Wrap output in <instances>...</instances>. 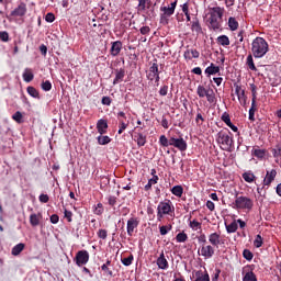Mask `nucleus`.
I'll return each instance as SVG.
<instances>
[{
  "mask_svg": "<svg viewBox=\"0 0 281 281\" xmlns=\"http://www.w3.org/2000/svg\"><path fill=\"white\" fill-rule=\"evenodd\" d=\"M0 41L8 43L10 41V34L5 31L0 32Z\"/></svg>",
  "mask_w": 281,
  "mask_h": 281,
  "instance_id": "de8ad7c7",
  "label": "nucleus"
},
{
  "mask_svg": "<svg viewBox=\"0 0 281 281\" xmlns=\"http://www.w3.org/2000/svg\"><path fill=\"white\" fill-rule=\"evenodd\" d=\"M200 251L203 258H212V256H214V247L210 245L203 244Z\"/></svg>",
  "mask_w": 281,
  "mask_h": 281,
  "instance_id": "9b49d317",
  "label": "nucleus"
},
{
  "mask_svg": "<svg viewBox=\"0 0 281 281\" xmlns=\"http://www.w3.org/2000/svg\"><path fill=\"white\" fill-rule=\"evenodd\" d=\"M158 181H159V177L153 176V178H150L147 184L145 186V191L148 192L149 190H151L153 186L157 184Z\"/></svg>",
  "mask_w": 281,
  "mask_h": 281,
  "instance_id": "b1692460",
  "label": "nucleus"
},
{
  "mask_svg": "<svg viewBox=\"0 0 281 281\" xmlns=\"http://www.w3.org/2000/svg\"><path fill=\"white\" fill-rule=\"evenodd\" d=\"M102 104H104L105 106H111V97H103Z\"/></svg>",
  "mask_w": 281,
  "mask_h": 281,
  "instance_id": "e2e57ef3",
  "label": "nucleus"
},
{
  "mask_svg": "<svg viewBox=\"0 0 281 281\" xmlns=\"http://www.w3.org/2000/svg\"><path fill=\"white\" fill-rule=\"evenodd\" d=\"M121 52L122 43L120 41L113 42L110 49L111 56H119Z\"/></svg>",
  "mask_w": 281,
  "mask_h": 281,
  "instance_id": "2eb2a0df",
  "label": "nucleus"
},
{
  "mask_svg": "<svg viewBox=\"0 0 281 281\" xmlns=\"http://www.w3.org/2000/svg\"><path fill=\"white\" fill-rule=\"evenodd\" d=\"M101 269L104 271V273H106L108 276L113 277V271L111 269H109V266L106 265H102Z\"/></svg>",
  "mask_w": 281,
  "mask_h": 281,
  "instance_id": "bf43d9fd",
  "label": "nucleus"
},
{
  "mask_svg": "<svg viewBox=\"0 0 281 281\" xmlns=\"http://www.w3.org/2000/svg\"><path fill=\"white\" fill-rule=\"evenodd\" d=\"M126 128H128V124H126L122 120H120L119 135H122V133H124V131H126Z\"/></svg>",
  "mask_w": 281,
  "mask_h": 281,
  "instance_id": "603ef678",
  "label": "nucleus"
},
{
  "mask_svg": "<svg viewBox=\"0 0 281 281\" xmlns=\"http://www.w3.org/2000/svg\"><path fill=\"white\" fill-rule=\"evenodd\" d=\"M126 76V71L121 68L120 70H116V75L113 81V85H120V82H122V80H124V77Z\"/></svg>",
  "mask_w": 281,
  "mask_h": 281,
  "instance_id": "412c9836",
  "label": "nucleus"
},
{
  "mask_svg": "<svg viewBox=\"0 0 281 281\" xmlns=\"http://www.w3.org/2000/svg\"><path fill=\"white\" fill-rule=\"evenodd\" d=\"M238 231V223L233 221L231 224H226V232L227 234H235Z\"/></svg>",
  "mask_w": 281,
  "mask_h": 281,
  "instance_id": "a878e982",
  "label": "nucleus"
},
{
  "mask_svg": "<svg viewBox=\"0 0 281 281\" xmlns=\"http://www.w3.org/2000/svg\"><path fill=\"white\" fill-rule=\"evenodd\" d=\"M140 34L143 35L150 34V26H142Z\"/></svg>",
  "mask_w": 281,
  "mask_h": 281,
  "instance_id": "0e129e2a",
  "label": "nucleus"
},
{
  "mask_svg": "<svg viewBox=\"0 0 281 281\" xmlns=\"http://www.w3.org/2000/svg\"><path fill=\"white\" fill-rule=\"evenodd\" d=\"M30 223H31V225H32L33 227L38 226L40 223H41V220L38 218V215H36V214H31V216H30Z\"/></svg>",
  "mask_w": 281,
  "mask_h": 281,
  "instance_id": "4c0bfd02",
  "label": "nucleus"
},
{
  "mask_svg": "<svg viewBox=\"0 0 281 281\" xmlns=\"http://www.w3.org/2000/svg\"><path fill=\"white\" fill-rule=\"evenodd\" d=\"M225 9L221 7H213L210 9V25L212 30H221V23H223V14Z\"/></svg>",
  "mask_w": 281,
  "mask_h": 281,
  "instance_id": "f03ea898",
  "label": "nucleus"
},
{
  "mask_svg": "<svg viewBox=\"0 0 281 281\" xmlns=\"http://www.w3.org/2000/svg\"><path fill=\"white\" fill-rule=\"evenodd\" d=\"M159 142H160L161 146H165L166 148H168V146H170V138L168 139L166 137V135H161L159 138Z\"/></svg>",
  "mask_w": 281,
  "mask_h": 281,
  "instance_id": "a18cd8bd",
  "label": "nucleus"
},
{
  "mask_svg": "<svg viewBox=\"0 0 281 281\" xmlns=\"http://www.w3.org/2000/svg\"><path fill=\"white\" fill-rule=\"evenodd\" d=\"M159 94L160 95H168V86H164L162 88H160Z\"/></svg>",
  "mask_w": 281,
  "mask_h": 281,
  "instance_id": "774afa93",
  "label": "nucleus"
},
{
  "mask_svg": "<svg viewBox=\"0 0 281 281\" xmlns=\"http://www.w3.org/2000/svg\"><path fill=\"white\" fill-rule=\"evenodd\" d=\"M42 89L43 91H52V82L49 80L42 82Z\"/></svg>",
  "mask_w": 281,
  "mask_h": 281,
  "instance_id": "09e8293b",
  "label": "nucleus"
},
{
  "mask_svg": "<svg viewBox=\"0 0 281 281\" xmlns=\"http://www.w3.org/2000/svg\"><path fill=\"white\" fill-rule=\"evenodd\" d=\"M150 8V0H138V10H146Z\"/></svg>",
  "mask_w": 281,
  "mask_h": 281,
  "instance_id": "e433bc0d",
  "label": "nucleus"
},
{
  "mask_svg": "<svg viewBox=\"0 0 281 281\" xmlns=\"http://www.w3.org/2000/svg\"><path fill=\"white\" fill-rule=\"evenodd\" d=\"M98 236H99V238H101L102 240H106V236H108L106 229H99Z\"/></svg>",
  "mask_w": 281,
  "mask_h": 281,
  "instance_id": "6e6d98bb",
  "label": "nucleus"
},
{
  "mask_svg": "<svg viewBox=\"0 0 281 281\" xmlns=\"http://www.w3.org/2000/svg\"><path fill=\"white\" fill-rule=\"evenodd\" d=\"M255 115H256V109L250 108V109H249V120H250L251 122H254V120H256V119H255Z\"/></svg>",
  "mask_w": 281,
  "mask_h": 281,
  "instance_id": "69168bd1",
  "label": "nucleus"
},
{
  "mask_svg": "<svg viewBox=\"0 0 281 281\" xmlns=\"http://www.w3.org/2000/svg\"><path fill=\"white\" fill-rule=\"evenodd\" d=\"M209 243H211L213 247H218V245H221V235H218L217 233H212L209 236Z\"/></svg>",
  "mask_w": 281,
  "mask_h": 281,
  "instance_id": "6ab92c4d",
  "label": "nucleus"
},
{
  "mask_svg": "<svg viewBox=\"0 0 281 281\" xmlns=\"http://www.w3.org/2000/svg\"><path fill=\"white\" fill-rule=\"evenodd\" d=\"M220 71H221V68L218 66H215L214 64H211L205 69V74H207V76H214V75L218 74Z\"/></svg>",
  "mask_w": 281,
  "mask_h": 281,
  "instance_id": "5701e85b",
  "label": "nucleus"
},
{
  "mask_svg": "<svg viewBox=\"0 0 281 281\" xmlns=\"http://www.w3.org/2000/svg\"><path fill=\"white\" fill-rule=\"evenodd\" d=\"M98 144H100V146H106V144H111V137L101 135L98 137Z\"/></svg>",
  "mask_w": 281,
  "mask_h": 281,
  "instance_id": "c9c22d12",
  "label": "nucleus"
},
{
  "mask_svg": "<svg viewBox=\"0 0 281 281\" xmlns=\"http://www.w3.org/2000/svg\"><path fill=\"white\" fill-rule=\"evenodd\" d=\"M23 249H25V244L20 243L12 248L11 254L12 256H19Z\"/></svg>",
  "mask_w": 281,
  "mask_h": 281,
  "instance_id": "393cba45",
  "label": "nucleus"
},
{
  "mask_svg": "<svg viewBox=\"0 0 281 281\" xmlns=\"http://www.w3.org/2000/svg\"><path fill=\"white\" fill-rule=\"evenodd\" d=\"M177 9V0L170 3V7H161L160 12H164L165 16H172Z\"/></svg>",
  "mask_w": 281,
  "mask_h": 281,
  "instance_id": "ddd939ff",
  "label": "nucleus"
},
{
  "mask_svg": "<svg viewBox=\"0 0 281 281\" xmlns=\"http://www.w3.org/2000/svg\"><path fill=\"white\" fill-rule=\"evenodd\" d=\"M26 91H27L29 95H31V98H37V99L41 98V95L38 94V90H36V88H34L32 86L27 87Z\"/></svg>",
  "mask_w": 281,
  "mask_h": 281,
  "instance_id": "f704fd0d",
  "label": "nucleus"
},
{
  "mask_svg": "<svg viewBox=\"0 0 281 281\" xmlns=\"http://www.w3.org/2000/svg\"><path fill=\"white\" fill-rule=\"evenodd\" d=\"M121 262L124 267H131V265H133V255H130L127 258H123Z\"/></svg>",
  "mask_w": 281,
  "mask_h": 281,
  "instance_id": "37998d69",
  "label": "nucleus"
},
{
  "mask_svg": "<svg viewBox=\"0 0 281 281\" xmlns=\"http://www.w3.org/2000/svg\"><path fill=\"white\" fill-rule=\"evenodd\" d=\"M41 203H48L49 202V195L47 194H41L40 195Z\"/></svg>",
  "mask_w": 281,
  "mask_h": 281,
  "instance_id": "680f3d73",
  "label": "nucleus"
},
{
  "mask_svg": "<svg viewBox=\"0 0 281 281\" xmlns=\"http://www.w3.org/2000/svg\"><path fill=\"white\" fill-rule=\"evenodd\" d=\"M172 212H175V206L170 200L160 202L157 207L158 221H161L166 214H172Z\"/></svg>",
  "mask_w": 281,
  "mask_h": 281,
  "instance_id": "39448f33",
  "label": "nucleus"
},
{
  "mask_svg": "<svg viewBox=\"0 0 281 281\" xmlns=\"http://www.w3.org/2000/svg\"><path fill=\"white\" fill-rule=\"evenodd\" d=\"M234 87H235L236 95H239L240 93H243L245 91V89H243V87L238 86V83H235Z\"/></svg>",
  "mask_w": 281,
  "mask_h": 281,
  "instance_id": "052dcab7",
  "label": "nucleus"
},
{
  "mask_svg": "<svg viewBox=\"0 0 281 281\" xmlns=\"http://www.w3.org/2000/svg\"><path fill=\"white\" fill-rule=\"evenodd\" d=\"M159 229H160V235L166 236V234H168V232L172 229V226H160Z\"/></svg>",
  "mask_w": 281,
  "mask_h": 281,
  "instance_id": "3c124183",
  "label": "nucleus"
},
{
  "mask_svg": "<svg viewBox=\"0 0 281 281\" xmlns=\"http://www.w3.org/2000/svg\"><path fill=\"white\" fill-rule=\"evenodd\" d=\"M221 120H222V122H224L226 124V126L232 123V119L229 117V113H227V112H224L222 114Z\"/></svg>",
  "mask_w": 281,
  "mask_h": 281,
  "instance_id": "49530a36",
  "label": "nucleus"
},
{
  "mask_svg": "<svg viewBox=\"0 0 281 281\" xmlns=\"http://www.w3.org/2000/svg\"><path fill=\"white\" fill-rule=\"evenodd\" d=\"M195 122L199 126H201V124H203V122H205V119L203 117V115L201 113H198L196 117H195Z\"/></svg>",
  "mask_w": 281,
  "mask_h": 281,
  "instance_id": "13d9d810",
  "label": "nucleus"
},
{
  "mask_svg": "<svg viewBox=\"0 0 281 281\" xmlns=\"http://www.w3.org/2000/svg\"><path fill=\"white\" fill-rule=\"evenodd\" d=\"M75 261L77 267H82V265H87V262H89V251L79 250L75 257Z\"/></svg>",
  "mask_w": 281,
  "mask_h": 281,
  "instance_id": "0eeeda50",
  "label": "nucleus"
},
{
  "mask_svg": "<svg viewBox=\"0 0 281 281\" xmlns=\"http://www.w3.org/2000/svg\"><path fill=\"white\" fill-rule=\"evenodd\" d=\"M269 52V43L266 38L256 37L251 43V54L254 58H265Z\"/></svg>",
  "mask_w": 281,
  "mask_h": 281,
  "instance_id": "f257e3e1",
  "label": "nucleus"
},
{
  "mask_svg": "<svg viewBox=\"0 0 281 281\" xmlns=\"http://www.w3.org/2000/svg\"><path fill=\"white\" fill-rule=\"evenodd\" d=\"M58 221H60V217H58V215L53 214L50 216V223H53V225H56L58 223Z\"/></svg>",
  "mask_w": 281,
  "mask_h": 281,
  "instance_id": "338daca9",
  "label": "nucleus"
},
{
  "mask_svg": "<svg viewBox=\"0 0 281 281\" xmlns=\"http://www.w3.org/2000/svg\"><path fill=\"white\" fill-rule=\"evenodd\" d=\"M216 142L221 146L222 150H229V148L234 146V139L224 131H220L217 133Z\"/></svg>",
  "mask_w": 281,
  "mask_h": 281,
  "instance_id": "7ed1b4c3",
  "label": "nucleus"
},
{
  "mask_svg": "<svg viewBox=\"0 0 281 281\" xmlns=\"http://www.w3.org/2000/svg\"><path fill=\"white\" fill-rule=\"evenodd\" d=\"M243 257L245 258V260H254V252L249 249H244Z\"/></svg>",
  "mask_w": 281,
  "mask_h": 281,
  "instance_id": "79ce46f5",
  "label": "nucleus"
},
{
  "mask_svg": "<svg viewBox=\"0 0 281 281\" xmlns=\"http://www.w3.org/2000/svg\"><path fill=\"white\" fill-rule=\"evenodd\" d=\"M183 56L186 60H192V58H199L201 54L196 49H187Z\"/></svg>",
  "mask_w": 281,
  "mask_h": 281,
  "instance_id": "a211bd4d",
  "label": "nucleus"
},
{
  "mask_svg": "<svg viewBox=\"0 0 281 281\" xmlns=\"http://www.w3.org/2000/svg\"><path fill=\"white\" fill-rule=\"evenodd\" d=\"M139 227V220L137 217H131L127 221V235L133 236L135 229Z\"/></svg>",
  "mask_w": 281,
  "mask_h": 281,
  "instance_id": "9d476101",
  "label": "nucleus"
},
{
  "mask_svg": "<svg viewBox=\"0 0 281 281\" xmlns=\"http://www.w3.org/2000/svg\"><path fill=\"white\" fill-rule=\"evenodd\" d=\"M176 240H177V243H186V240H188V234H186V233H179V234L176 236Z\"/></svg>",
  "mask_w": 281,
  "mask_h": 281,
  "instance_id": "a19ab883",
  "label": "nucleus"
},
{
  "mask_svg": "<svg viewBox=\"0 0 281 281\" xmlns=\"http://www.w3.org/2000/svg\"><path fill=\"white\" fill-rule=\"evenodd\" d=\"M246 65L247 67L251 70V71H256V64H254V55H248L247 56V60H246Z\"/></svg>",
  "mask_w": 281,
  "mask_h": 281,
  "instance_id": "2f4dec72",
  "label": "nucleus"
},
{
  "mask_svg": "<svg viewBox=\"0 0 281 281\" xmlns=\"http://www.w3.org/2000/svg\"><path fill=\"white\" fill-rule=\"evenodd\" d=\"M243 281H258V278H256V273H254V270L251 269V266H246L241 270Z\"/></svg>",
  "mask_w": 281,
  "mask_h": 281,
  "instance_id": "1a4fd4ad",
  "label": "nucleus"
},
{
  "mask_svg": "<svg viewBox=\"0 0 281 281\" xmlns=\"http://www.w3.org/2000/svg\"><path fill=\"white\" fill-rule=\"evenodd\" d=\"M236 210H251L254 207V200L248 196H236L234 202Z\"/></svg>",
  "mask_w": 281,
  "mask_h": 281,
  "instance_id": "423d86ee",
  "label": "nucleus"
},
{
  "mask_svg": "<svg viewBox=\"0 0 281 281\" xmlns=\"http://www.w3.org/2000/svg\"><path fill=\"white\" fill-rule=\"evenodd\" d=\"M106 128H109V123H106V120H99L97 123V130L100 135H104L106 133Z\"/></svg>",
  "mask_w": 281,
  "mask_h": 281,
  "instance_id": "dca6fc26",
  "label": "nucleus"
},
{
  "mask_svg": "<svg viewBox=\"0 0 281 281\" xmlns=\"http://www.w3.org/2000/svg\"><path fill=\"white\" fill-rule=\"evenodd\" d=\"M157 266L159 269H168V260L164 252L160 254L159 258L157 259Z\"/></svg>",
  "mask_w": 281,
  "mask_h": 281,
  "instance_id": "aec40b11",
  "label": "nucleus"
},
{
  "mask_svg": "<svg viewBox=\"0 0 281 281\" xmlns=\"http://www.w3.org/2000/svg\"><path fill=\"white\" fill-rule=\"evenodd\" d=\"M24 82H32L34 80V74L30 69H25L23 72Z\"/></svg>",
  "mask_w": 281,
  "mask_h": 281,
  "instance_id": "c756f323",
  "label": "nucleus"
},
{
  "mask_svg": "<svg viewBox=\"0 0 281 281\" xmlns=\"http://www.w3.org/2000/svg\"><path fill=\"white\" fill-rule=\"evenodd\" d=\"M277 175L278 171H276V169L267 171L266 177L263 179V186H271V183H273V181L276 180Z\"/></svg>",
  "mask_w": 281,
  "mask_h": 281,
  "instance_id": "f8f14e48",
  "label": "nucleus"
},
{
  "mask_svg": "<svg viewBox=\"0 0 281 281\" xmlns=\"http://www.w3.org/2000/svg\"><path fill=\"white\" fill-rule=\"evenodd\" d=\"M64 216L65 218H67L68 223H71V216H74V213H71V211H68L67 209H65L64 211Z\"/></svg>",
  "mask_w": 281,
  "mask_h": 281,
  "instance_id": "4d7b16f0",
  "label": "nucleus"
},
{
  "mask_svg": "<svg viewBox=\"0 0 281 281\" xmlns=\"http://www.w3.org/2000/svg\"><path fill=\"white\" fill-rule=\"evenodd\" d=\"M196 93L199 98H206L209 104H216V93H214L213 89H207L203 86H198Z\"/></svg>",
  "mask_w": 281,
  "mask_h": 281,
  "instance_id": "20e7f679",
  "label": "nucleus"
},
{
  "mask_svg": "<svg viewBox=\"0 0 281 281\" xmlns=\"http://www.w3.org/2000/svg\"><path fill=\"white\" fill-rule=\"evenodd\" d=\"M25 12H27V8H25V3H21L11 12V16H25Z\"/></svg>",
  "mask_w": 281,
  "mask_h": 281,
  "instance_id": "4468645a",
  "label": "nucleus"
},
{
  "mask_svg": "<svg viewBox=\"0 0 281 281\" xmlns=\"http://www.w3.org/2000/svg\"><path fill=\"white\" fill-rule=\"evenodd\" d=\"M170 146H173L175 148H178L181 153L188 150V143H186V139L183 138H170Z\"/></svg>",
  "mask_w": 281,
  "mask_h": 281,
  "instance_id": "6e6552de",
  "label": "nucleus"
},
{
  "mask_svg": "<svg viewBox=\"0 0 281 281\" xmlns=\"http://www.w3.org/2000/svg\"><path fill=\"white\" fill-rule=\"evenodd\" d=\"M243 179L247 183H254V181H256V176L252 172H245L243 173Z\"/></svg>",
  "mask_w": 281,
  "mask_h": 281,
  "instance_id": "7c9ffc66",
  "label": "nucleus"
},
{
  "mask_svg": "<svg viewBox=\"0 0 281 281\" xmlns=\"http://www.w3.org/2000/svg\"><path fill=\"white\" fill-rule=\"evenodd\" d=\"M228 27L232 32H236V30H238V21H236V18L228 19Z\"/></svg>",
  "mask_w": 281,
  "mask_h": 281,
  "instance_id": "473e14b6",
  "label": "nucleus"
},
{
  "mask_svg": "<svg viewBox=\"0 0 281 281\" xmlns=\"http://www.w3.org/2000/svg\"><path fill=\"white\" fill-rule=\"evenodd\" d=\"M262 236L260 235H257L255 240H254V246L257 248V249H260V247H262Z\"/></svg>",
  "mask_w": 281,
  "mask_h": 281,
  "instance_id": "c03bdc74",
  "label": "nucleus"
},
{
  "mask_svg": "<svg viewBox=\"0 0 281 281\" xmlns=\"http://www.w3.org/2000/svg\"><path fill=\"white\" fill-rule=\"evenodd\" d=\"M135 138L137 142V146H139V147L146 146V135L138 132L137 135L135 136Z\"/></svg>",
  "mask_w": 281,
  "mask_h": 281,
  "instance_id": "bb28decb",
  "label": "nucleus"
},
{
  "mask_svg": "<svg viewBox=\"0 0 281 281\" xmlns=\"http://www.w3.org/2000/svg\"><path fill=\"white\" fill-rule=\"evenodd\" d=\"M171 193H172L175 196H178L179 199H181V196H183V187H181V186H175V187L171 189Z\"/></svg>",
  "mask_w": 281,
  "mask_h": 281,
  "instance_id": "cd10ccee",
  "label": "nucleus"
},
{
  "mask_svg": "<svg viewBox=\"0 0 281 281\" xmlns=\"http://www.w3.org/2000/svg\"><path fill=\"white\" fill-rule=\"evenodd\" d=\"M12 120H14V122H18V124H21L23 123V114L18 111L12 115Z\"/></svg>",
  "mask_w": 281,
  "mask_h": 281,
  "instance_id": "ea45409f",
  "label": "nucleus"
},
{
  "mask_svg": "<svg viewBox=\"0 0 281 281\" xmlns=\"http://www.w3.org/2000/svg\"><path fill=\"white\" fill-rule=\"evenodd\" d=\"M237 98L243 106L247 105V95L245 94V90L237 94Z\"/></svg>",
  "mask_w": 281,
  "mask_h": 281,
  "instance_id": "58836bf2",
  "label": "nucleus"
},
{
  "mask_svg": "<svg viewBox=\"0 0 281 281\" xmlns=\"http://www.w3.org/2000/svg\"><path fill=\"white\" fill-rule=\"evenodd\" d=\"M217 43L223 47H227L229 45V37L227 35H221L217 37Z\"/></svg>",
  "mask_w": 281,
  "mask_h": 281,
  "instance_id": "c85d7f7f",
  "label": "nucleus"
},
{
  "mask_svg": "<svg viewBox=\"0 0 281 281\" xmlns=\"http://www.w3.org/2000/svg\"><path fill=\"white\" fill-rule=\"evenodd\" d=\"M159 75V66L154 63L149 68V74L147 75L148 80H155V77Z\"/></svg>",
  "mask_w": 281,
  "mask_h": 281,
  "instance_id": "f3484780",
  "label": "nucleus"
},
{
  "mask_svg": "<svg viewBox=\"0 0 281 281\" xmlns=\"http://www.w3.org/2000/svg\"><path fill=\"white\" fill-rule=\"evenodd\" d=\"M254 155H255V157L262 159L265 157V149H255Z\"/></svg>",
  "mask_w": 281,
  "mask_h": 281,
  "instance_id": "864d4df0",
  "label": "nucleus"
},
{
  "mask_svg": "<svg viewBox=\"0 0 281 281\" xmlns=\"http://www.w3.org/2000/svg\"><path fill=\"white\" fill-rule=\"evenodd\" d=\"M45 21L47 23H54V21H56V15H54V13H47L45 16Z\"/></svg>",
  "mask_w": 281,
  "mask_h": 281,
  "instance_id": "5fc2aeb1",
  "label": "nucleus"
},
{
  "mask_svg": "<svg viewBox=\"0 0 281 281\" xmlns=\"http://www.w3.org/2000/svg\"><path fill=\"white\" fill-rule=\"evenodd\" d=\"M191 30L196 34H201V32H203V29L201 27V23L199 22V18H194V20L192 21Z\"/></svg>",
  "mask_w": 281,
  "mask_h": 281,
  "instance_id": "4be33fe9",
  "label": "nucleus"
},
{
  "mask_svg": "<svg viewBox=\"0 0 281 281\" xmlns=\"http://www.w3.org/2000/svg\"><path fill=\"white\" fill-rule=\"evenodd\" d=\"M271 153L274 157V159H279L281 157V144H277L272 149Z\"/></svg>",
  "mask_w": 281,
  "mask_h": 281,
  "instance_id": "72a5a7b5",
  "label": "nucleus"
},
{
  "mask_svg": "<svg viewBox=\"0 0 281 281\" xmlns=\"http://www.w3.org/2000/svg\"><path fill=\"white\" fill-rule=\"evenodd\" d=\"M190 227H192L194 232H196V229H201V223L196 220H193L190 222Z\"/></svg>",
  "mask_w": 281,
  "mask_h": 281,
  "instance_id": "8fccbe9b",
  "label": "nucleus"
}]
</instances>
